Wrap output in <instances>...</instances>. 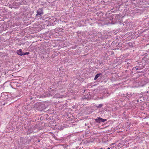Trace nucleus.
<instances>
[{
	"instance_id": "nucleus-1",
	"label": "nucleus",
	"mask_w": 149,
	"mask_h": 149,
	"mask_svg": "<svg viewBox=\"0 0 149 149\" xmlns=\"http://www.w3.org/2000/svg\"><path fill=\"white\" fill-rule=\"evenodd\" d=\"M96 122L100 123L101 122H104L107 121L106 119H104L102 118L99 117L98 118L96 119L95 120Z\"/></svg>"
},
{
	"instance_id": "nucleus-2",
	"label": "nucleus",
	"mask_w": 149,
	"mask_h": 149,
	"mask_svg": "<svg viewBox=\"0 0 149 149\" xmlns=\"http://www.w3.org/2000/svg\"><path fill=\"white\" fill-rule=\"evenodd\" d=\"M43 14V12L42 9L39 8L37 10L36 16L40 15L39 16H40Z\"/></svg>"
},
{
	"instance_id": "nucleus-3",
	"label": "nucleus",
	"mask_w": 149,
	"mask_h": 149,
	"mask_svg": "<svg viewBox=\"0 0 149 149\" xmlns=\"http://www.w3.org/2000/svg\"><path fill=\"white\" fill-rule=\"evenodd\" d=\"M17 53L20 56H22L23 54V52H22V50L21 49L18 50L17 51Z\"/></svg>"
},
{
	"instance_id": "nucleus-4",
	"label": "nucleus",
	"mask_w": 149,
	"mask_h": 149,
	"mask_svg": "<svg viewBox=\"0 0 149 149\" xmlns=\"http://www.w3.org/2000/svg\"><path fill=\"white\" fill-rule=\"evenodd\" d=\"M54 97L57 98H63L64 97V95H60L58 94L55 95Z\"/></svg>"
},
{
	"instance_id": "nucleus-5",
	"label": "nucleus",
	"mask_w": 149,
	"mask_h": 149,
	"mask_svg": "<svg viewBox=\"0 0 149 149\" xmlns=\"http://www.w3.org/2000/svg\"><path fill=\"white\" fill-rule=\"evenodd\" d=\"M100 74H97L96 75L94 78V80H96L98 77L100 76Z\"/></svg>"
},
{
	"instance_id": "nucleus-6",
	"label": "nucleus",
	"mask_w": 149,
	"mask_h": 149,
	"mask_svg": "<svg viewBox=\"0 0 149 149\" xmlns=\"http://www.w3.org/2000/svg\"><path fill=\"white\" fill-rule=\"evenodd\" d=\"M29 54V52H26L25 53H23V55H28Z\"/></svg>"
},
{
	"instance_id": "nucleus-7",
	"label": "nucleus",
	"mask_w": 149,
	"mask_h": 149,
	"mask_svg": "<svg viewBox=\"0 0 149 149\" xmlns=\"http://www.w3.org/2000/svg\"><path fill=\"white\" fill-rule=\"evenodd\" d=\"M103 106V104H100L98 106H97L98 108H101Z\"/></svg>"
},
{
	"instance_id": "nucleus-8",
	"label": "nucleus",
	"mask_w": 149,
	"mask_h": 149,
	"mask_svg": "<svg viewBox=\"0 0 149 149\" xmlns=\"http://www.w3.org/2000/svg\"><path fill=\"white\" fill-rule=\"evenodd\" d=\"M108 149H110V148H109V147H108V148H107Z\"/></svg>"
},
{
	"instance_id": "nucleus-9",
	"label": "nucleus",
	"mask_w": 149,
	"mask_h": 149,
	"mask_svg": "<svg viewBox=\"0 0 149 149\" xmlns=\"http://www.w3.org/2000/svg\"><path fill=\"white\" fill-rule=\"evenodd\" d=\"M100 149H102V148H101Z\"/></svg>"
}]
</instances>
